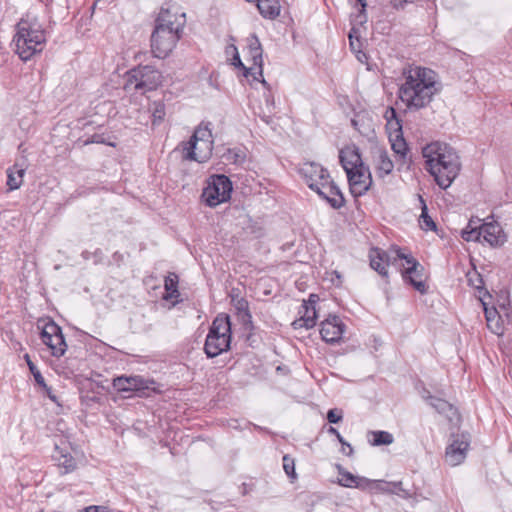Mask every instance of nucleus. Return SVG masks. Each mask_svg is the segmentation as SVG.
Here are the masks:
<instances>
[{
    "label": "nucleus",
    "mask_w": 512,
    "mask_h": 512,
    "mask_svg": "<svg viewBox=\"0 0 512 512\" xmlns=\"http://www.w3.org/2000/svg\"><path fill=\"white\" fill-rule=\"evenodd\" d=\"M328 432H329V433H331V434H333V435H335V436L337 435V433H339V432H338V430H337V429H335L334 427H330V428L328 429Z\"/></svg>",
    "instance_id": "8fccbe9b"
},
{
    "label": "nucleus",
    "mask_w": 512,
    "mask_h": 512,
    "mask_svg": "<svg viewBox=\"0 0 512 512\" xmlns=\"http://www.w3.org/2000/svg\"><path fill=\"white\" fill-rule=\"evenodd\" d=\"M363 24H360L357 17H355L353 27L351 28L348 38L350 43V48L352 52L356 54L357 60L363 63L366 60V55L362 53L361 47V36H362Z\"/></svg>",
    "instance_id": "4be33fe9"
},
{
    "label": "nucleus",
    "mask_w": 512,
    "mask_h": 512,
    "mask_svg": "<svg viewBox=\"0 0 512 512\" xmlns=\"http://www.w3.org/2000/svg\"><path fill=\"white\" fill-rule=\"evenodd\" d=\"M469 445L470 437L468 434L453 435L452 442L446 448V462L450 466L460 465L466 458Z\"/></svg>",
    "instance_id": "f8f14e48"
},
{
    "label": "nucleus",
    "mask_w": 512,
    "mask_h": 512,
    "mask_svg": "<svg viewBox=\"0 0 512 512\" xmlns=\"http://www.w3.org/2000/svg\"><path fill=\"white\" fill-rule=\"evenodd\" d=\"M487 327L495 334L500 335L503 332L500 316L495 308H488L483 302Z\"/></svg>",
    "instance_id": "c85d7f7f"
},
{
    "label": "nucleus",
    "mask_w": 512,
    "mask_h": 512,
    "mask_svg": "<svg viewBox=\"0 0 512 512\" xmlns=\"http://www.w3.org/2000/svg\"><path fill=\"white\" fill-rule=\"evenodd\" d=\"M389 140L391 142V148L397 156V163L400 165L407 164L408 147L403 135L399 137H391Z\"/></svg>",
    "instance_id": "bb28decb"
},
{
    "label": "nucleus",
    "mask_w": 512,
    "mask_h": 512,
    "mask_svg": "<svg viewBox=\"0 0 512 512\" xmlns=\"http://www.w3.org/2000/svg\"><path fill=\"white\" fill-rule=\"evenodd\" d=\"M468 281L476 289H480L481 288L482 279L480 278V275L477 274L476 272L473 273V274H468Z\"/></svg>",
    "instance_id": "ea45409f"
},
{
    "label": "nucleus",
    "mask_w": 512,
    "mask_h": 512,
    "mask_svg": "<svg viewBox=\"0 0 512 512\" xmlns=\"http://www.w3.org/2000/svg\"><path fill=\"white\" fill-rule=\"evenodd\" d=\"M225 54L228 64H243L240 59L238 49L234 44H229L226 46Z\"/></svg>",
    "instance_id": "c9c22d12"
},
{
    "label": "nucleus",
    "mask_w": 512,
    "mask_h": 512,
    "mask_svg": "<svg viewBox=\"0 0 512 512\" xmlns=\"http://www.w3.org/2000/svg\"><path fill=\"white\" fill-rule=\"evenodd\" d=\"M422 202V212L419 218L420 226L423 230L429 231V230H435L436 224L432 220V218L428 215V209L424 201L421 199Z\"/></svg>",
    "instance_id": "f704fd0d"
},
{
    "label": "nucleus",
    "mask_w": 512,
    "mask_h": 512,
    "mask_svg": "<svg viewBox=\"0 0 512 512\" xmlns=\"http://www.w3.org/2000/svg\"><path fill=\"white\" fill-rule=\"evenodd\" d=\"M414 0H391V4L396 9H404L407 3H412Z\"/></svg>",
    "instance_id": "37998d69"
},
{
    "label": "nucleus",
    "mask_w": 512,
    "mask_h": 512,
    "mask_svg": "<svg viewBox=\"0 0 512 512\" xmlns=\"http://www.w3.org/2000/svg\"><path fill=\"white\" fill-rule=\"evenodd\" d=\"M346 449H347V446H343V448H342V452H343V453H345V454L350 455V454H349V451L347 452V451H346Z\"/></svg>",
    "instance_id": "3c124183"
},
{
    "label": "nucleus",
    "mask_w": 512,
    "mask_h": 512,
    "mask_svg": "<svg viewBox=\"0 0 512 512\" xmlns=\"http://www.w3.org/2000/svg\"><path fill=\"white\" fill-rule=\"evenodd\" d=\"M231 341V323L228 315H218L210 327L205 341V353L213 358L227 351Z\"/></svg>",
    "instance_id": "423d86ee"
},
{
    "label": "nucleus",
    "mask_w": 512,
    "mask_h": 512,
    "mask_svg": "<svg viewBox=\"0 0 512 512\" xmlns=\"http://www.w3.org/2000/svg\"><path fill=\"white\" fill-rule=\"evenodd\" d=\"M26 362H27V365L29 367V370L30 372L32 373L36 383L39 385V386H45V380L42 376V374L40 373V371L37 369V367L35 366V364L31 361L30 359V356L28 354H26L24 356Z\"/></svg>",
    "instance_id": "e433bc0d"
},
{
    "label": "nucleus",
    "mask_w": 512,
    "mask_h": 512,
    "mask_svg": "<svg viewBox=\"0 0 512 512\" xmlns=\"http://www.w3.org/2000/svg\"><path fill=\"white\" fill-rule=\"evenodd\" d=\"M393 250L400 249L393 247L389 251H384L379 248H372L370 250V266L383 277L388 276L387 266L394 264L397 260H399V257L396 256Z\"/></svg>",
    "instance_id": "4468645a"
},
{
    "label": "nucleus",
    "mask_w": 512,
    "mask_h": 512,
    "mask_svg": "<svg viewBox=\"0 0 512 512\" xmlns=\"http://www.w3.org/2000/svg\"><path fill=\"white\" fill-rule=\"evenodd\" d=\"M283 468H284L285 473L289 477H291L292 479L296 478L294 460L291 457H289L288 455H285L283 457Z\"/></svg>",
    "instance_id": "58836bf2"
},
{
    "label": "nucleus",
    "mask_w": 512,
    "mask_h": 512,
    "mask_svg": "<svg viewBox=\"0 0 512 512\" xmlns=\"http://www.w3.org/2000/svg\"><path fill=\"white\" fill-rule=\"evenodd\" d=\"M232 193V183L225 175H213L207 181L202 192L203 201L210 207H216L228 201Z\"/></svg>",
    "instance_id": "6e6552de"
},
{
    "label": "nucleus",
    "mask_w": 512,
    "mask_h": 512,
    "mask_svg": "<svg viewBox=\"0 0 512 512\" xmlns=\"http://www.w3.org/2000/svg\"><path fill=\"white\" fill-rule=\"evenodd\" d=\"M42 342L50 349L55 357L64 355L67 344L64 340L61 328L53 321H48L41 328Z\"/></svg>",
    "instance_id": "9b49d317"
},
{
    "label": "nucleus",
    "mask_w": 512,
    "mask_h": 512,
    "mask_svg": "<svg viewBox=\"0 0 512 512\" xmlns=\"http://www.w3.org/2000/svg\"><path fill=\"white\" fill-rule=\"evenodd\" d=\"M383 117L386 120V129L389 138L403 135L401 121L398 119L397 113L393 107H387Z\"/></svg>",
    "instance_id": "b1692460"
},
{
    "label": "nucleus",
    "mask_w": 512,
    "mask_h": 512,
    "mask_svg": "<svg viewBox=\"0 0 512 512\" xmlns=\"http://www.w3.org/2000/svg\"><path fill=\"white\" fill-rule=\"evenodd\" d=\"M327 419L330 423H338L342 419V414L337 413L335 409H331L327 413Z\"/></svg>",
    "instance_id": "79ce46f5"
},
{
    "label": "nucleus",
    "mask_w": 512,
    "mask_h": 512,
    "mask_svg": "<svg viewBox=\"0 0 512 512\" xmlns=\"http://www.w3.org/2000/svg\"><path fill=\"white\" fill-rule=\"evenodd\" d=\"M426 400L438 413L444 414L452 424L457 425L460 422L458 410L446 400L431 395L427 396Z\"/></svg>",
    "instance_id": "aec40b11"
},
{
    "label": "nucleus",
    "mask_w": 512,
    "mask_h": 512,
    "mask_svg": "<svg viewBox=\"0 0 512 512\" xmlns=\"http://www.w3.org/2000/svg\"><path fill=\"white\" fill-rule=\"evenodd\" d=\"M53 459L57 465L64 469V473H70L77 467V463L70 453L69 448L65 445H55V451L53 453Z\"/></svg>",
    "instance_id": "412c9836"
},
{
    "label": "nucleus",
    "mask_w": 512,
    "mask_h": 512,
    "mask_svg": "<svg viewBox=\"0 0 512 512\" xmlns=\"http://www.w3.org/2000/svg\"><path fill=\"white\" fill-rule=\"evenodd\" d=\"M345 332V325L336 315H330L321 323L320 334L327 343L338 342Z\"/></svg>",
    "instance_id": "2eb2a0df"
},
{
    "label": "nucleus",
    "mask_w": 512,
    "mask_h": 512,
    "mask_svg": "<svg viewBox=\"0 0 512 512\" xmlns=\"http://www.w3.org/2000/svg\"><path fill=\"white\" fill-rule=\"evenodd\" d=\"M257 7L265 18L274 19L280 14L279 0H258Z\"/></svg>",
    "instance_id": "cd10ccee"
},
{
    "label": "nucleus",
    "mask_w": 512,
    "mask_h": 512,
    "mask_svg": "<svg viewBox=\"0 0 512 512\" xmlns=\"http://www.w3.org/2000/svg\"><path fill=\"white\" fill-rule=\"evenodd\" d=\"M482 239L492 247L502 246L507 238L501 225L497 222L481 224Z\"/></svg>",
    "instance_id": "dca6fc26"
},
{
    "label": "nucleus",
    "mask_w": 512,
    "mask_h": 512,
    "mask_svg": "<svg viewBox=\"0 0 512 512\" xmlns=\"http://www.w3.org/2000/svg\"><path fill=\"white\" fill-rule=\"evenodd\" d=\"M340 163L345 172L352 171L364 165L358 147L347 145L339 152Z\"/></svg>",
    "instance_id": "f3484780"
},
{
    "label": "nucleus",
    "mask_w": 512,
    "mask_h": 512,
    "mask_svg": "<svg viewBox=\"0 0 512 512\" xmlns=\"http://www.w3.org/2000/svg\"><path fill=\"white\" fill-rule=\"evenodd\" d=\"M43 388V390L45 391V393L47 394V396L54 402H57V398L56 396L53 394L52 390L50 387H48V385L45 383V386H41Z\"/></svg>",
    "instance_id": "a18cd8bd"
},
{
    "label": "nucleus",
    "mask_w": 512,
    "mask_h": 512,
    "mask_svg": "<svg viewBox=\"0 0 512 512\" xmlns=\"http://www.w3.org/2000/svg\"><path fill=\"white\" fill-rule=\"evenodd\" d=\"M357 2L361 5L360 12L356 15L358 21L360 24H364L367 20L366 14H365V7L366 3L365 0H357Z\"/></svg>",
    "instance_id": "a19ab883"
},
{
    "label": "nucleus",
    "mask_w": 512,
    "mask_h": 512,
    "mask_svg": "<svg viewBox=\"0 0 512 512\" xmlns=\"http://www.w3.org/2000/svg\"><path fill=\"white\" fill-rule=\"evenodd\" d=\"M263 66H235L237 74L242 75L250 84L261 82L265 84L262 74Z\"/></svg>",
    "instance_id": "393cba45"
},
{
    "label": "nucleus",
    "mask_w": 512,
    "mask_h": 512,
    "mask_svg": "<svg viewBox=\"0 0 512 512\" xmlns=\"http://www.w3.org/2000/svg\"><path fill=\"white\" fill-rule=\"evenodd\" d=\"M300 173L309 188L324 198L333 208H340L344 205L341 191L332 181L328 171L320 164L304 163L300 168Z\"/></svg>",
    "instance_id": "39448f33"
},
{
    "label": "nucleus",
    "mask_w": 512,
    "mask_h": 512,
    "mask_svg": "<svg viewBox=\"0 0 512 512\" xmlns=\"http://www.w3.org/2000/svg\"><path fill=\"white\" fill-rule=\"evenodd\" d=\"M346 175L348 178L350 191L355 197L365 194L372 184L371 173L369 168L365 165L352 171L346 172Z\"/></svg>",
    "instance_id": "ddd939ff"
},
{
    "label": "nucleus",
    "mask_w": 512,
    "mask_h": 512,
    "mask_svg": "<svg viewBox=\"0 0 512 512\" xmlns=\"http://www.w3.org/2000/svg\"><path fill=\"white\" fill-rule=\"evenodd\" d=\"M336 438L338 439V441L342 444V446H347L348 450H349V454H351L353 452V448L351 447V445L349 443H347L343 437L341 436L340 433H337L336 435Z\"/></svg>",
    "instance_id": "49530a36"
},
{
    "label": "nucleus",
    "mask_w": 512,
    "mask_h": 512,
    "mask_svg": "<svg viewBox=\"0 0 512 512\" xmlns=\"http://www.w3.org/2000/svg\"><path fill=\"white\" fill-rule=\"evenodd\" d=\"M213 144L211 129L207 124H200L184 147L185 158L199 163L206 162L212 155Z\"/></svg>",
    "instance_id": "0eeeda50"
},
{
    "label": "nucleus",
    "mask_w": 512,
    "mask_h": 512,
    "mask_svg": "<svg viewBox=\"0 0 512 512\" xmlns=\"http://www.w3.org/2000/svg\"><path fill=\"white\" fill-rule=\"evenodd\" d=\"M112 384L118 392H134L148 388L147 381L141 376H119L113 379Z\"/></svg>",
    "instance_id": "a211bd4d"
},
{
    "label": "nucleus",
    "mask_w": 512,
    "mask_h": 512,
    "mask_svg": "<svg viewBox=\"0 0 512 512\" xmlns=\"http://www.w3.org/2000/svg\"><path fill=\"white\" fill-rule=\"evenodd\" d=\"M426 160V169L434 177L439 187H450L460 171V160L457 152L450 145L432 142L422 149Z\"/></svg>",
    "instance_id": "7ed1b4c3"
},
{
    "label": "nucleus",
    "mask_w": 512,
    "mask_h": 512,
    "mask_svg": "<svg viewBox=\"0 0 512 512\" xmlns=\"http://www.w3.org/2000/svg\"><path fill=\"white\" fill-rule=\"evenodd\" d=\"M318 299H319V298H318V296H317V295H315V294H311V295L309 296L308 301H304L303 303H307L309 306H315V304L317 303Z\"/></svg>",
    "instance_id": "de8ad7c7"
},
{
    "label": "nucleus",
    "mask_w": 512,
    "mask_h": 512,
    "mask_svg": "<svg viewBox=\"0 0 512 512\" xmlns=\"http://www.w3.org/2000/svg\"><path fill=\"white\" fill-rule=\"evenodd\" d=\"M363 482L368 483L369 480L360 478V477H356L353 474H351L350 472L340 469L339 478H338L339 485L344 486V487H349V488H352V487L359 488V487H362Z\"/></svg>",
    "instance_id": "473e14b6"
},
{
    "label": "nucleus",
    "mask_w": 512,
    "mask_h": 512,
    "mask_svg": "<svg viewBox=\"0 0 512 512\" xmlns=\"http://www.w3.org/2000/svg\"><path fill=\"white\" fill-rule=\"evenodd\" d=\"M247 43L249 60L252 61V64H263L262 48L258 38L256 36H250L247 39Z\"/></svg>",
    "instance_id": "2f4dec72"
},
{
    "label": "nucleus",
    "mask_w": 512,
    "mask_h": 512,
    "mask_svg": "<svg viewBox=\"0 0 512 512\" xmlns=\"http://www.w3.org/2000/svg\"><path fill=\"white\" fill-rule=\"evenodd\" d=\"M165 115V112H164V108L163 106H159L155 109L154 113H153V117H154V122L158 119V120H162L163 117Z\"/></svg>",
    "instance_id": "c03bdc74"
},
{
    "label": "nucleus",
    "mask_w": 512,
    "mask_h": 512,
    "mask_svg": "<svg viewBox=\"0 0 512 512\" xmlns=\"http://www.w3.org/2000/svg\"><path fill=\"white\" fill-rule=\"evenodd\" d=\"M101 510H103V507L95 505L85 508V512H101Z\"/></svg>",
    "instance_id": "09e8293b"
},
{
    "label": "nucleus",
    "mask_w": 512,
    "mask_h": 512,
    "mask_svg": "<svg viewBox=\"0 0 512 512\" xmlns=\"http://www.w3.org/2000/svg\"><path fill=\"white\" fill-rule=\"evenodd\" d=\"M178 277L174 273H170L165 278V294L163 299L166 301H171L173 305L177 303V298L179 297V291L177 288Z\"/></svg>",
    "instance_id": "c756f323"
},
{
    "label": "nucleus",
    "mask_w": 512,
    "mask_h": 512,
    "mask_svg": "<svg viewBox=\"0 0 512 512\" xmlns=\"http://www.w3.org/2000/svg\"><path fill=\"white\" fill-rule=\"evenodd\" d=\"M372 439L370 443L373 446L390 445L393 443V436L386 431H373L371 432Z\"/></svg>",
    "instance_id": "72a5a7b5"
},
{
    "label": "nucleus",
    "mask_w": 512,
    "mask_h": 512,
    "mask_svg": "<svg viewBox=\"0 0 512 512\" xmlns=\"http://www.w3.org/2000/svg\"><path fill=\"white\" fill-rule=\"evenodd\" d=\"M13 42L15 51L22 61L32 60L42 52L46 43L45 32L36 17L23 18L16 26Z\"/></svg>",
    "instance_id": "20e7f679"
},
{
    "label": "nucleus",
    "mask_w": 512,
    "mask_h": 512,
    "mask_svg": "<svg viewBox=\"0 0 512 512\" xmlns=\"http://www.w3.org/2000/svg\"><path fill=\"white\" fill-rule=\"evenodd\" d=\"M135 61H141V55H136L135 56Z\"/></svg>",
    "instance_id": "603ef678"
},
{
    "label": "nucleus",
    "mask_w": 512,
    "mask_h": 512,
    "mask_svg": "<svg viewBox=\"0 0 512 512\" xmlns=\"http://www.w3.org/2000/svg\"><path fill=\"white\" fill-rule=\"evenodd\" d=\"M403 75L399 98L410 110L428 106L442 89L437 73L428 66H408Z\"/></svg>",
    "instance_id": "f257e3e1"
},
{
    "label": "nucleus",
    "mask_w": 512,
    "mask_h": 512,
    "mask_svg": "<svg viewBox=\"0 0 512 512\" xmlns=\"http://www.w3.org/2000/svg\"><path fill=\"white\" fill-rule=\"evenodd\" d=\"M372 161L376 173L380 177H384L393 171L394 164L388 155V152L381 147L372 149Z\"/></svg>",
    "instance_id": "6ab92c4d"
},
{
    "label": "nucleus",
    "mask_w": 512,
    "mask_h": 512,
    "mask_svg": "<svg viewBox=\"0 0 512 512\" xmlns=\"http://www.w3.org/2000/svg\"><path fill=\"white\" fill-rule=\"evenodd\" d=\"M186 24V15L177 4L163 6L155 20L151 35V51L158 59H165L175 48Z\"/></svg>",
    "instance_id": "f03ea898"
},
{
    "label": "nucleus",
    "mask_w": 512,
    "mask_h": 512,
    "mask_svg": "<svg viewBox=\"0 0 512 512\" xmlns=\"http://www.w3.org/2000/svg\"><path fill=\"white\" fill-rule=\"evenodd\" d=\"M480 220L474 221L470 220L467 226L462 230V238L469 241H478L480 242L482 239L481 233V224H479Z\"/></svg>",
    "instance_id": "7c9ffc66"
},
{
    "label": "nucleus",
    "mask_w": 512,
    "mask_h": 512,
    "mask_svg": "<svg viewBox=\"0 0 512 512\" xmlns=\"http://www.w3.org/2000/svg\"><path fill=\"white\" fill-rule=\"evenodd\" d=\"M401 261V273L403 279L410 283L421 294L426 293L427 287L424 281L423 266L411 255L401 250H393Z\"/></svg>",
    "instance_id": "1a4fd4ad"
},
{
    "label": "nucleus",
    "mask_w": 512,
    "mask_h": 512,
    "mask_svg": "<svg viewBox=\"0 0 512 512\" xmlns=\"http://www.w3.org/2000/svg\"><path fill=\"white\" fill-rule=\"evenodd\" d=\"M302 309L300 313L302 314L299 319H296L292 325L295 329L299 328H306L310 329L313 328L316 324L317 319V311L315 306H309L307 303L302 304Z\"/></svg>",
    "instance_id": "5701e85b"
},
{
    "label": "nucleus",
    "mask_w": 512,
    "mask_h": 512,
    "mask_svg": "<svg viewBox=\"0 0 512 512\" xmlns=\"http://www.w3.org/2000/svg\"><path fill=\"white\" fill-rule=\"evenodd\" d=\"M25 174L24 165L15 163L13 167L7 170V185L10 190L19 189L23 182V176Z\"/></svg>",
    "instance_id": "a878e982"
},
{
    "label": "nucleus",
    "mask_w": 512,
    "mask_h": 512,
    "mask_svg": "<svg viewBox=\"0 0 512 512\" xmlns=\"http://www.w3.org/2000/svg\"><path fill=\"white\" fill-rule=\"evenodd\" d=\"M162 82L161 73L154 66H135L128 72L126 88L133 85L135 90L150 91Z\"/></svg>",
    "instance_id": "9d476101"
},
{
    "label": "nucleus",
    "mask_w": 512,
    "mask_h": 512,
    "mask_svg": "<svg viewBox=\"0 0 512 512\" xmlns=\"http://www.w3.org/2000/svg\"><path fill=\"white\" fill-rule=\"evenodd\" d=\"M232 302H233V305L235 306V308L243 313V319H247L248 321H250L251 319V315L248 311V303L245 299L243 298H238V297H233L232 298Z\"/></svg>",
    "instance_id": "4c0bfd02"
}]
</instances>
